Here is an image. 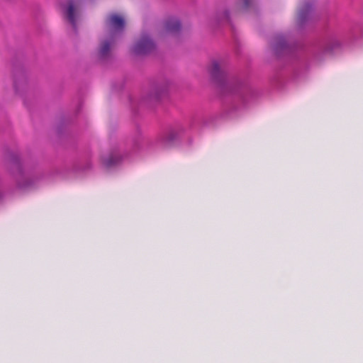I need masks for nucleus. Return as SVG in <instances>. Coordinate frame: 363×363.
<instances>
[{
    "mask_svg": "<svg viewBox=\"0 0 363 363\" xmlns=\"http://www.w3.org/2000/svg\"><path fill=\"white\" fill-rule=\"evenodd\" d=\"M120 157L118 153H113L109 157L104 159V163L107 167H111L118 163Z\"/></svg>",
    "mask_w": 363,
    "mask_h": 363,
    "instance_id": "nucleus-6",
    "label": "nucleus"
},
{
    "mask_svg": "<svg viewBox=\"0 0 363 363\" xmlns=\"http://www.w3.org/2000/svg\"><path fill=\"white\" fill-rule=\"evenodd\" d=\"M252 0H242V6L244 8H248L251 4Z\"/></svg>",
    "mask_w": 363,
    "mask_h": 363,
    "instance_id": "nucleus-10",
    "label": "nucleus"
},
{
    "mask_svg": "<svg viewBox=\"0 0 363 363\" xmlns=\"http://www.w3.org/2000/svg\"><path fill=\"white\" fill-rule=\"evenodd\" d=\"M111 43L108 41H104L101 44V46L99 50V53L101 57H106L108 54L109 50H111Z\"/></svg>",
    "mask_w": 363,
    "mask_h": 363,
    "instance_id": "nucleus-7",
    "label": "nucleus"
},
{
    "mask_svg": "<svg viewBox=\"0 0 363 363\" xmlns=\"http://www.w3.org/2000/svg\"><path fill=\"white\" fill-rule=\"evenodd\" d=\"M220 66L218 62H213L211 66V73L213 77H217L220 73Z\"/></svg>",
    "mask_w": 363,
    "mask_h": 363,
    "instance_id": "nucleus-8",
    "label": "nucleus"
},
{
    "mask_svg": "<svg viewBox=\"0 0 363 363\" xmlns=\"http://www.w3.org/2000/svg\"><path fill=\"white\" fill-rule=\"evenodd\" d=\"M155 43L147 35H143L133 47V52L136 55L147 54L155 49Z\"/></svg>",
    "mask_w": 363,
    "mask_h": 363,
    "instance_id": "nucleus-1",
    "label": "nucleus"
},
{
    "mask_svg": "<svg viewBox=\"0 0 363 363\" xmlns=\"http://www.w3.org/2000/svg\"><path fill=\"white\" fill-rule=\"evenodd\" d=\"M176 138V134L173 131H170L166 136V140L167 142L172 141Z\"/></svg>",
    "mask_w": 363,
    "mask_h": 363,
    "instance_id": "nucleus-9",
    "label": "nucleus"
},
{
    "mask_svg": "<svg viewBox=\"0 0 363 363\" xmlns=\"http://www.w3.org/2000/svg\"><path fill=\"white\" fill-rule=\"evenodd\" d=\"M107 26L112 34V38L117 33H121L125 26V21L123 17L113 14L107 20Z\"/></svg>",
    "mask_w": 363,
    "mask_h": 363,
    "instance_id": "nucleus-2",
    "label": "nucleus"
},
{
    "mask_svg": "<svg viewBox=\"0 0 363 363\" xmlns=\"http://www.w3.org/2000/svg\"><path fill=\"white\" fill-rule=\"evenodd\" d=\"M65 13L68 21L70 23L75 27L76 21L74 17V7L72 1H69L65 6Z\"/></svg>",
    "mask_w": 363,
    "mask_h": 363,
    "instance_id": "nucleus-4",
    "label": "nucleus"
},
{
    "mask_svg": "<svg viewBox=\"0 0 363 363\" xmlns=\"http://www.w3.org/2000/svg\"><path fill=\"white\" fill-rule=\"evenodd\" d=\"M180 27V23L176 18H171L164 23V28L167 33H176L179 30Z\"/></svg>",
    "mask_w": 363,
    "mask_h": 363,
    "instance_id": "nucleus-3",
    "label": "nucleus"
},
{
    "mask_svg": "<svg viewBox=\"0 0 363 363\" xmlns=\"http://www.w3.org/2000/svg\"><path fill=\"white\" fill-rule=\"evenodd\" d=\"M311 11V5L306 4L304 8H302L298 12V20L301 22L304 21L308 17L310 12Z\"/></svg>",
    "mask_w": 363,
    "mask_h": 363,
    "instance_id": "nucleus-5",
    "label": "nucleus"
}]
</instances>
